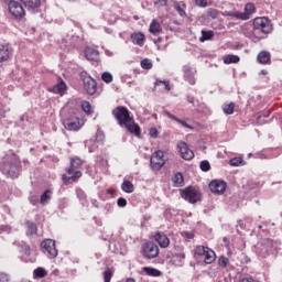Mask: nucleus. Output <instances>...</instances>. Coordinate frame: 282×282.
<instances>
[{
  "mask_svg": "<svg viewBox=\"0 0 282 282\" xmlns=\"http://www.w3.org/2000/svg\"><path fill=\"white\" fill-rule=\"evenodd\" d=\"M112 116L116 118L120 127H124L129 133L140 138L141 128L135 123L134 119L130 116V111L124 106H118L112 110Z\"/></svg>",
  "mask_w": 282,
  "mask_h": 282,
  "instance_id": "obj_1",
  "label": "nucleus"
},
{
  "mask_svg": "<svg viewBox=\"0 0 282 282\" xmlns=\"http://www.w3.org/2000/svg\"><path fill=\"white\" fill-rule=\"evenodd\" d=\"M0 171L3 175H7V177L15 180L21 171V161L19 156L17 154H7L2 159Z\"/></svg>",
  "mask_w": 282,
  "mask_h": 282,
  "instance_id": "obj_2",
  "label": "nucleus"
},
{
  "mask_svg": "<svg viewBox=\"0 0 282 282\" xmlns=\"http://www.w3.org/2000/svg\"><path fill=\"white\" fill-rule=\"evenodd\" d=\"M273 25L271 20L265 17L256 18L253 21L252 39L257 42L263 39L265 34L271 33Z\"/></svg>",
  "mask_w": 282,
  "mask_h": 282,
  "instance_id": "obj_3",
  "label": "nucleus"
},
{
  "mask_svg": "<svg viewBox=\"0 0 282 282\" xmlns=\"http://www.w3.org/2000/svg\"><path fill=\"white\" fill-rule=\"evenodd\" d=\"M83 164H84V161L78 156H74L70 159V165L66 170V172H67V175H72V176H67L66 174L62 175V180L65 186L70 184V182H78V178L82 177L83 173L76 169H80Z\"/></svg>",
  "mask_w": 282,
  "mask_h": 282,
  "instance_id": "obj_4",
  "label": "nucleus"
},
{
  "mask_svg": "<svg viewBox=\"0 0 282 282\" xmlns=\"http://www.w3.org/2000/svg\"><path fill=\"white\" fill-rule=\"evenodd\" d=\"M141 254L145 260H154L160 254L159 246L153 241H147L141 246Z\"/></svg>",
  "mask_w": 282,
  "mask_h": 282,
  "instance_id": "obj_5",
  "label": "nucleus"
},
{
  "mask_svg": "<svg viewBox=\"0 0 282 282\" xmlns=\"http://www.w3.org/2000/svg\"><path fill=\"white\" fill-rule=\"evenodd\" d=\"M195 256L197 257H203L204 258V262L207 265L213 264L216 259L217 256L215 253V251L208 247L205 246H197L194 250Z\"/></svg>",
  "mask_w": 282,
  "mask_h": 282,
  "instance_id": "obj_6",
  "label": "nucleus"
},
{
  "mask_svg": "<svg viewBox=\"0 0 282 282\" xmlns=\"http://www.w3.org/2000/svg\"><path fill=\"white\" fill-rule=\"evenodd\" d=\"M182 197L184 200L188 202L192 205H195L202 200L200 191L193 186H189L183 189Z\"/></svg>",
  "mask_w": 282,
  "mask_h": 282,
  "instance_id": "obj_7",
  "label": "nucleus"
},
{
  "mask_svg": "<svg viewBox=\"0 0 282 282\" xmlns=\"http://www.w3.org/2000/svg\"><path fill=\"white\" fill-rule=\"evenodd\" d=\"M80 78L83 80L85 91H87L89 96H94L97 91L96 80L86 70L80 73Z\"/></svg>",
  "mask_w": 282,
  "mask_h": 282,
  "instance_id": "obj_8",
  "label": "nucleus"
},
{
  "mask_svg": "<svg viewBox=\"0 0 282 282\" xmlns=\"http://www.w3.org/2000/svg\"><path fill=\"white\" fill-rule=\"evenodd\" d=\"M165 160H164V152L159 150L151 156V169L153 171H161V169L164 166Z\"/></svg>",
  "mask_w": 282,
  "mask_h": 282,
  "instance_id": "obj_9",
  "label": "nucleus"
},
{
  "mask_svg": "<svg viewBox=\"0 0 282 282\" xmlns=\"http://www.w3.org/2000/svg\"><path fill=\"white\" fill-rule=\"evenodd\" d=\"M42 249H44L51 259H55L58 256V250L56 249L55 240L45 239L41 243Z\"/></svg>",
  "mask_w": 282,
  "mask_h": 282,
  "instance_id": "obj_10",
  "label": "nucleus"
},
{
  "mask_svg": "<svg viewBox=\"0 0 282 282\" xmlns=\"http://www.w3.org/2000/svg\"><path fill=\"white\" fill-rule=\"evenodd\" d=\"M8 7H9L10 13L17 19H21L25 15V11L22 4L19 3L18 1H10Z\"/></svg>",
  "mask_w": 282,
  "mask_h": 282,
  "instance_id": "obj_11",
  "label": "nucleus"
},
{
  "mask_svg": "<svg viewBox=\"0 0 282 282\" xmlns=\"http://www.w3.org/2000/svg\"><path fill=\"white\" fill-rule=\"evenodd\" d=\"M82 126L83 123L80 122V119L75 116H70L64 121V127L68 131H78V129H82Z\"/></svg>",
  "mask_w": 282,
  "mask_h": 282,
  "instance_id": "obj_12",
  "label": "nucleus"
},
{
  "mask_svg": "<svg viewBox=\"0 0 282 282\" xmlns=\"http://www.w3.org/2000/svg\"><path fill=\"white\" fill-rule=\"evenodd\" d=\"M177 149L183 160L189 162L195 158L194 151L188 148V144L186 142H180Z\"/></svg>",
  "mask_w": 282,
  "mask_h": 282,
  "instance_id": "obj_13",
  "label": "nucleus"
},
{
  "mask_svg": "<svg viewBox=\"0 0 282 282\" xmlns=\"http://www.w3.org/2000/svg\"><path fill=\"white\" fill-rule=\"evenodd\" d=\"M209 188L212 193H215L216 195H224L227 188V183L221 180H214L209 183Z\"/></svg>",
  "mask_w": 282,
  "mask_h": 282,
  "instance_id": "obj_14",
  "label": "nucleus"
},
{
  "mask_svg": "<svg viewBox=\"0 0 282 282\" xmlns=\"http://www.w3.org/2000/svg\"><path fill=\"white\" fill-rule=\"evenodd\" d=\"M153 239L156 241L161 249H167L171 243L167 235L164 234L163 231H156L153 235Z\"/></svg>",
  "mask_w": 282,
  "mask_h": 282,
  "instance_id": "obj_15",
  "label": "nucleus"
},
{
  "mask_svg": "<svg viewBox=\"0 0 282 282\" xmlns=\"http://www.w3.org/2000/svg\"><path fill=\"white\" fill-rule=\"evenodd\" d=\"M28 10L32 11V12H39L41 4H42V0H20Z\"/></svg>",
  "mask_w": 282,
  "mask_h": 282,
  "instance_id": "obj_16",
  "label": "nucleus"
},
{
  "mask_svg": "<svg viewBox=\"0 0 282 282\" xmlns=\"http://www.w3.org/2000/svg\"><path fill=\"white\" fill-rule=\"evenodd\" d=\"M66 89H67V85L59 77L58 83L50 91H53V94H58L59 96H63V94L66 91Z\"/></svg>",
  "mask_w": 282,
  "mask_h": 282,
  "instance_id": "obj_17",
  "label": "nucleus"
},
{
  "mask_svg": "<svg viewBox=\"0 0 282 282\" xmlns=\"http://www.w3.org/2000/svg\"><path fill=\"white\" fill-rule=\"evenodd\" d=\"M271 53L268 51H262L258 54V62L262 65H270L271 64Z\"/></svg>",
  "mask_w": 282,
  "mask_h": 282,
  "instance_id": "obj_18",
  "label": "nucleus"
},
{
  "mask_svg": "<svg viewBox=\"0 0 282 282\" xmlns=\"http://www.w3.org/2000/svg\"><path fill=\"white\" fill-rule=\"evenodd\" d=\"M85 57L88 59V61H97L98 57H99V52L93 47H86L85 48Z\"/></svg>",
  "mask_w": 282,
  "mask_h": 282,
  "instance_id": "obj_19",
  "label": "nucleus"
},
{
  "mask_svg": "<svg viewBox=\"0 0 282 282\" xmlns=\"http://www.w3.org/2000/svg\"><path fill=\"white\" fill-rule=\"evenodd\" d=\"M25 227L28 237H33L37 235V226L33 221L26 220Z\"/></svg>",
  "mask_w": 282,
  "mask_h": 282,
  "instance_id": "obj_20",
  "label": "nucleus"
},
{
  "mask_svg": "<svg viewBox=\"0 0 282 282\" xmlns=\"http://www.w3.org/2000/svg\"><path fill=\"white\" fill-rule=\"evenodd\" d=\"M131 40H132L133 44L142 46L144 44L145 35L141 32L133 33L131 35Z\"/></svg>",
  "mask_w": 282,
  "mask_h": 282,
  "instance_id": "obj_21",
  "label": "nucleus"
},
{
  "mask_svg": "<svg viewBox=\"0 0 282 282\" xmlns=\"http://www.w3.org/2000/svg\"><path fill=\"white\" fill-rule=\"evenodd\" d=\"M185 260V253L183 251L173 254L171 262L175 267H180L181 263Z\"/></svg>",
  "mask_w": 282,
  "mask_h": 282,
  "instance_id": "obj_22",
  "label": "nucleus"
},
{
  "mask_svg": "<svg viewBox=\"0 0 282 282\" xmlns=\"http://www.w3.org/2000/svg\"><path fill=\"white\" fill-rule=\"evenodd\" d=\"M143 272L148 276H152V278H160L162 275V272L159 269L151 268V267H144Z\"/></svg>",
  "mask_w": 282,
  "mask_h": 282,
  "instance_id": "obj_23",
  "label": "nucleus"
},
{
  "mask_svg": "<svg viewBox=\"0 0 282 282\" xmlns=\"http://www.w3.org/2000/svg\"><path fill=\"white\" fill-rule=\"evenodd\" d=\"M149 31L154 34L158 35L160 33H162V26L161 24L154 19L151 24H150V29Z\"/></svg>",
  "mask_w": 282,
  "mask_h": 282,
  "instance_id": "obj_24",
  "label": "nucleus"
},
{
  "mask_svg": "<svg viewBox=\"0 0 282 282\" xmlns=\"http://www.w3.org/2000/svg\"><path fill=\"white\" fill-rule=\"evenodd\" d=\"M10 51L7 45L0 44V63L9 59Z\"/></svg>",
  "mask_w": 282,
  "mask_h": 282,
  "instance_id": "obj_25",
  "label": "nucleus"
},
{
  "mask_svg": "<svg viewBox=\"0 0 282 282\" xmlns=\"http://www.w3.org/2000/svg\"><path fill=\"white\" fill-rule=\"evenodd\" d=\"M165 116H167V118H170L171 120H175V122H178V124H181L182 127H185L186 129H193V127H191L187 122L178 119L177 117L172 115L170 111H165Z\"/></svg>",
  "mask_w": 282,
  "mask_h": 282,
  "instance_id": "obj_26",
  "label": "nucleus"
},
{
  "mask_svg": "<svg viewBox=\"0 0 282 282\" xmlns=\"http://www.w3.org/2000/svg\"><path fill=\"white\" fill-rule=\"evenodd\" d=\"M235 102H230V104H225L223 106V111L224 113H226L227 116H232L234 111H235Z\"/></svg>",
  "mask_w": 282,
  "mask_h": 282,
  "instance_id": "obj_27",
  "label": "nucleus"
},
{
  "mask_svg": "<svg viewBox=\"0 0 282 282\" xmlns=\"http://www.w3.org/2000/svg\"><path fill=\"white\" fill-rule=\"evenodd\" d=\"M215 36L214 31H202V37L199 39L200 42L210 41Z\"/></svg>",
  "mask_w": 282,
  "mask_h": 282,
  "instance_id": "obj_28",
  "label": "nucleus"
},
{
  "mask_svg": "<svg viewBox=\"0 0 282 282\" xmlns=\"http://www.w3.org/2000/svg\"><path fill=\"white\" fill-rule=\"evenodd\" d=\"M82 109L86 112V116H93L94 110L89 101H82Z\"/></svg>",
  "mask_w": 282,
  "mask_h": 282,
  "instance_id": "obj_29",
  "label": "nucleus"
},
{
  "mask_svg": "<svg viewBox=\"0 0 282 282\" xmlns=\"http://www.w3.org/2000/svg\"><path fill=\"white\" fill-rule=\"evenodd\" d=\"M51 194L52 192L50 189H46L42 195L40 203L42 206H45L51 200Z\"/></svg>",
  "mask_w": 282,
  "mask_h": 282,
  "instance_id": "obj_30",
  "label": "nucleus"
},
{
  "mask_svg": "<svg viewBox=\"0 0 282 282\" xmlns=\"http://www.w3.org/2000/svg\"><path fill=\"white\" fill-rule=\"evenodd\" d=\"M121 188L124 193H133L134 185L130 181H123Z\"/></svg>",
  "mask_w": 282,
  "mask_h": 282,
  "instance_id": "obj_31",
  "label": "nucleus"
},
{
  "mask_svg": "<svg viewBox=\"0 0 282 282\" xmlns=\"http://www.w3.org/2000/svg\"><path fill=\"white\" fill-rule=\"evenodd\" d=\"M240 61V57L237 55H227L224 57V63L225 64H232V63H238Z\"/></svg>",
  "mask_w": 282,
  "mask_h": 282,
  "instance_id": "obj_32",
  "label": "nucleus"
},
{
  "mask_svg": "<svg viewBox=\"0 0 282 282\" xmlns=\"http://www.w3.org/2000/svg\"><path fill=\"white\" fill-rule=\"evenodd\" d=\"M33 274H34L35 278L44 279V278H46L47 272H46V270L43 269V268H36V269L34 270Z\"/></svg>",
  "mask_w": 282,
  "mask_h": 282,
  "instance_id": "obj_33",
  "label": "nucleus"
},
{
  "mask_svg": "<svg viewBox=\"0 0 282 282\" xmlns=\"http://www.w3.org/2000/svg\"><path fill=\"white\" fill-rule=\"evenodd\" d=\"M115 270L112 268H108L104 272L105 282H110L113 276Z\"/></svg>",
  "mask_w": 282,
  "mask_h": 282,
  "instance_id": "obj_34",
  "label": "nucleus"
},
{
  "mask_svg": "<svg viewBox=\"0 0 282 282\" xmlns=\"http://www.w3.org/2000/svg\"><path fill=\"white\" fill-rule=\"evenodd\" d=\"M230 261L229 258L221 256L218 261V265L221 269H226L229 265Z\"/></svg>",
  "mask_w": 282,
  "mask_h": 282,
  "instance_id": "obj_35",
  "label": "nucleus"
},
{
  "mask_svg": "<svg viewBox=\"0 0 282 282\" xmlns=\"http://www.w3.org/2000/svg\"><path fill=\"white\" fill-rule=\"evenodd\" d=\"M245 10H246V14H248V15L254 13V12H256V6H254V3H251V2H250V3H247Z\"/></svg>",
  "mask_w": 282,
  "mask_h": 282,
  "instance_id": "obj_36",
  "label": "nucleus"
},
{
  "mask_svg": "<svg viewBox=\"0 0 282 282\" xmlns=\"http://www.w3.org/2000/svg\"><path fill=\"white\" fill-rule=\"evenodd\" d=\"M141 67L144 68V69H151L153 67V64L149 58H144L141 62Z\"/></svg>",
  "mask_w": 282,
  "mask_h": 282,
  "instance_id": "obj_37",
  "label": "nucleus"
},
{
  "mask_svg": "<svg viewBox=\"0 0 282 282\" xmlns=\"http://www.w3.org/2000/svg\"><path fill=\"white\" fill-rule=\"evenodd\" d=\"M163 84L165 86L166 91H171V86L169 80H156L154 83L155 87Z\"/></svg>",
  "mask_w": 282,
  "mask_h": 282,
  "instance_id": "obj_38",
  "label": "nucleus"
},
{
  "mask_svg": "<svg viewBox=\"0 0 282 282\" xmlns=\"http://www.w3.org/2000/svg\"><path fill=\"white\" fill-rule=\"evenodd\" d=\"M102 80L106 82L107 84L111 83L113 80V77L110 73L106 72L101 76Z\"/></svg>",
  "mask_w": 282,
  "mask_h": 282,
  "instance_id": "obj_39",
  "label": "nucleus"
},
{
  "mask_svg": "<svg viewBox=\"0 0 282 282\" xmlns=\"http://www.w3.org/2000/svg\"><path fill=\"white\" fill-rule=\"evenodd\" d=\"M174 182H175V184H178L180 186H182V184H184V177H183L182 173L175 174Z\"/></svg>",
  "mask_w": 282,
  "mask_h": 282,
  "instance_id": "obj_40",
  "label": "nucleus"
},
{
  "mask_svg": "<svg viewBox=\"0 0 282 282\" xmlns=\"http://www.w3.org/2000/svg\"><path fill=\"white\" fill-rule=\"evenodd\" d=\"M200 169H202V171L207 173V171H210V163L208 161H202Z\"/></svg>",
  "mask_w": 282,
  "mask_h": 282,
  "instance_id": "obj_41",
  "label": "nucleus"
},
{
  "mask_svg": "<svg viewBox=\"0 0 282 282\" xmlns=\"http://www.w3.org/2000/svg\"><path fill=\"white\" fill-rule=\"evenodd\" d=\"M175 9H176V11L180 13L181 17H185V15H186V12H185V4H183V7L180 6V4H177V6H175Z\"/></svg>",
  "mask_w": 282,
  "mask_h": 282,
  "instance_id": "obj_42",
  "label": "nucleus"
},
{
  "mask_svg": "<svg viewBox=\"0 0 282 282\" xmlns=\"http://www.w3.org/2000/svg\"><path fill=\"white\" fill-rule=\"evenodd\" d=\"M261 251H260V256L262 258H265L269 254V249L265 245H261L260 247Z\"/></svg>",
  "mask_w": 282,
  "mask_h": 282,
  "instance_id": "obj_43",
  "label": "nucleus"
},
{
  "mask_svg": "<svg viewBox=\"0 0 282 282\" xmlns=\"http://www.w3.org/2000/svg\"><path fill=\"white\" fill-rule=\"evenodd\" d=\"M207 14H208L210 18L216 19V18H218L219 12H218V10H216V9H209V10L207 11Z\"/></svg>",
  "mask_w": 282,
  "mask_h": 282,
  "instance_id": "obj_44",
  "label": "nucleus"
},
{
  "mask_svg": "<svg viewBox=\"0 0 282 282\" xmlns=\"http://www.w3.org/2000/svg\"><path fill=\"white\" fill-rule=\"evenodd\" d=\"M241 163H242L241 158H235V159L230 160L231 166H240Z\"/></svg>",
  "mask_w": 282,
  "mask_h": 282,
  "instance_id": "obj_45",
  "label": "nucleus"
},
{
  "mask_svg": "<svg viewBox=\"0 0 282 282\" xmlns=\"http://www.w3.org/2000/svg\"><path fill=\"white\" fill-rule=\"evenodd\" d=\"M105 138L106 137L102 131H97L96 142H104Z\"/></svg>",
  "mask_w": 282,
  "mask_h": 282,
  "instance_id": "obj_46",
  "label": "nucleus"
},
{
  "mask_svg": "<svg viewBox=\"0 0 282 282\" xmlns=\"http://www.w3.org/2000/svg\"><path fill=\"white\" fill-rule=\"evenodd\" d=\"M0 282H10L9 275L4 272H0Z\"/></svg>",
  "mask_w": 282,
  "mask_h": 282,
  "instance_id": "obj_47",
  "label": "nucleus"
},
{
  "mask_svg": "<svg viewBox=\"0 0 282 282\" xmlns=\"http://www.w3.org/2000/svg\"><path fill=\"white\" fill-rule=\"evenodd\" d=\"M149 135H151L152 138H158L159 135V130L156 128H151L149 131Z\"/></svg>",
  "mask_w": 282,
  "mask_h": 282,
  "instance_id": "obj_48",
  "label": "nucleus"
},
{
  "mask_svg": "<svg viewBox=\"0 0 282 282\" xmlns=\"http://www.w3.org/2000/svg\"><path fill=\"white\" fill-rule=\"evenodd\" d=\"M126 206H127V199L123 198V197H120V198L118 199V207L124 208Z\"/></svg>",
  "mask_w": 282,
  "mask_h": 282,
  "instance_id": "obj_49",
  "label": "nucleus"
},
{
  "mask_svg": "<svg viewBox=\"0 0 282 282\" xmlns=\"http://www.w3.org/2000/svg\"><path fill=\"white\" fill-rule=\"evenodd\" d=\"M196 6L205 8L208 6L207 0H195Z\"/></svg>",
  "mask_w": 282,
  "mask_h": 282,
  "instance_id": "obj_50",
  "label": "nucleus"
},
{
  "mask_svg": "<svg viewBox=\"0 0 282 282\" xmlns=\"http://www.w3.org/2000/svg\"><path fill=\"white\" fill-rule=\"evenodd\" d=\"M239 282H259V281L253 279L252 276H246L240 279Z\"/></svg>",
  "mask_w": 282,
  "mask_h": 282,
  "instance_id": "obj_51",
  "label": "nucleus"
},
{
  "mask_svg": "<svg viewBox=\"0 0 282 282\" xmlns=\"http://www.w3.org/2000/svg\"><path fill=\"white\" fill-rule=\"evenodd\" d=\"M154 3L160 7H165L167 4V0H154Z\"/></svg>",
  "mask_w": 282,
  "mask_h": 282,
  "instance_id": "obj_52",
  "label": "nucleus"
},
{
  "mask_svg": "<svg viewBox=\"0 0 282 282\" xmlns=\"http://www.w3.org/2000/svg\"><path fill=\"white\" fill-rule=\"evenodd\" d=\"M185 237L189 240H193L195 238V235L193 232H185Z\"/></svg>",
  "mask_w": 282,
  "mask_h": 282,
  "instance_id": "obj_53",
  "label": "nucleus"
},
{
  "mask_svg": "<svg viewBox=\"0 0 282 282\" xmlns=\"http://www.w3.org/2000/svg\"><path fill=\"white\" fill-rule=\"evenodd\" d=\"M30 252H31L30 247L25 245L24 246V254L30 256Z\"/></svg>",
  "mask_w": 282,
  "mask_h": 282,
  "instance_id": "obj_54",
  "label": "nucleus"
},
{
  "mask_svg": "<svg viewBox=\"0 0 282 282\" xmlns=\"http://www.w3.org/2000/svg\"><path fill=\"white\" fill-rule=\"evenodd\" d=\"M187 80L189 82L191 85H195L196 80L193 76L187 77Z\"/></svg>",
  "mask_w": 282,
  "mask_h": 282,
  "instance_id": "obj_55",
  "label": "nucleus"
},
{
  "mask_svg": "<svg viewBox=\"0 0 282 282\" xmlns=\"http://www.w3.org/2000/svg\"><path fill=\"white\" fill-rule=\"evenodd\" d=\"M187 100H188V102H189L191 105H194V102H195V97L188 96V97H187Z\"/></svg>",
  "mask_w": 282,
  "mask_h": 282,
  "instance_id": "obj_56",
  "label": "nucleus"
},
{
  "mask_svg": "<svg viewBox=\"0 0 282 282\" xmlns=\"http://www.w3.org/2000/svg\"><path fill=\"white\" fill-rule=\"evenodd\" d=\"M261 118H269V115L259 116L258 120H261Z\"/></svg>",
  "mask_w": 282,
  "mask_h": 282,
  "instance_id": "obj_57",
  "label": "nucleus"
},
{
  "mask_svg": "<svg viewBox=\"0 0 282 282\" xmlns=\"http://www.w3.org/2000/svg\"><path fill=\"white\" fill-rule=\"evenodd\" d=\"M126 282H135L133 278H128Z\"/></svg>",
  "mask_w": 282,
  "mask_h": 282,
  "instance_id": "obj_58",
  "label": "nucleus"
},
{
  "mask_svg": "<svg viewBox=\"0 0 282 282\" xmlns=\"http://www.w3.org/2000/svg\"><path fill=\"white\" fill-rule=\"evenodd\" d=\"M261 73H262L263 75H267V74H268V70L262 69Z\"/></svg>",
  "mask_w": 282,
  "mask_h": 282,
  "instance_id": "obj_59",
  "label": "nucleus"
},
{
  "mask_svg": "<svg viewBox=\"0 0 282 282\" xmlns=\"http://www.w3.org/2000/svg\"><path fill=\"white\" fill-rule=\"evenodd\" d=\"M243 20L249 19V17H247L246 14H243V17H241Z\"/></svg>",
  "mask_w": 282,
  "mask_h": 282,
  "instance_id": "obj_60",
  "label": "nucleus"
},
{
  "mask_svg": "<svg viewBox=\"0 0 282 282\" xmlns=\"http://www.w3.org/2000/svg\"><path fill=\"white\" fill-rule=\"evenodd\" d=\"M32 205L35 206V202H32Z\"/></svg>",
  "mask_w": 282,
  "mask_h": 282,
  "instance_id": "obj_61",
  "label": "nucleus"
}]
</instances>
